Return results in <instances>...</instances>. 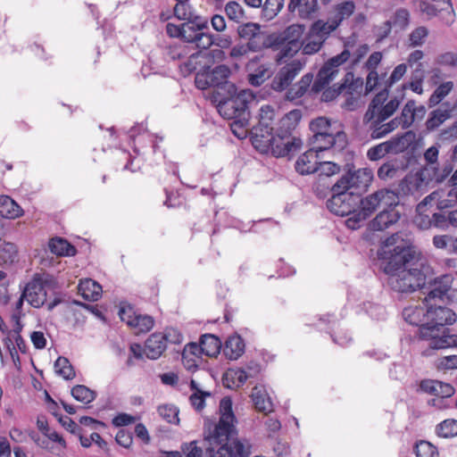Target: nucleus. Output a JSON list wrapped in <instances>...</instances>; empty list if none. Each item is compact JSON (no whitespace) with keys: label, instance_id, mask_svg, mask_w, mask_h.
Here are the masks:
<instances>
[{"label":"nucleus","instance_id":"f3484780","mask_svg":"<svg viewBox=\"0 0 457 457\" xmlns=\"http://www.w3.org/2000/svg\"><path fill=\"white\" fill-rule=\"evenodd\" d=\"M453 112H454L453 111V107H450V102H444L439 108L432 111L429 113L428 118L425 123L427 130H436L445 120L452 118Z\"/></svg>","mask_w":457,"mask_h":457},{"label":"nucleus","instance_id":"ea45409f","mask_svg":"<svg viewBox=\"0 0 457 457\" xmlns=\"http://www.w3.org/2000/svg\"><path fill=\"white\" fill-rule=\"evenodd\" d=\"M453 86V81H445L436 87L428 98V106L431 108L439 104L452 92Z\"/></svg>","mask_w":457,"mask_h":457},{"label":"nucleus","instance_id":"1a4fd4ad","mask_svg":"<svg viewBox=\"0 0 457 457\" xmlns=\"http://www.w3.org/2000/svg\"><path fill=\"white\" fill-rule=\"evenodd\" d=\"M333 195L327 202L329 211L338 216H353L359 205V194L356 192H345L331 190Z\"/></svg>","mask_w":457,"mask_h":457},{"label":"nucleus","instance_id":"4be33fe9","mask_svg":"<svg viewBox=\"0 0 457 457\" xmlns=\"http://www.w3.org/2000/svg\"><path fill=\"white\" fill-rule=\"evenodd\" d=\"M310 129L313 133V139H326L327 145L332 143L333 133L331 132L330 120L325 117H319L310 122Z\"/></svg>","mask_w":457,"mask_h":457},{"label":"nucleus","instance_id":"393cba45","mask_svg":"<svg viewBox=\"0 0 457 457\" xmlns=\"http://www.w3.org/2000/svg\"><path fill=\"white\" fill-rule=\"evenodd\" d=\"M79 293L87 301H97L102 295V287L91 278L80 280L78 286Z\"/></svg>","mask_w":457,"mask_h":457},{"label":"nucleus","instance_id":"680f3d73","mask_svg":"<svg viewBox=\"0 0 457 457\" xmlns=\"http://www.w3.org/2000/svg\"><path fill=\"white\" fill-rule=\"evenodd\" d=\"M159 415L169 423L178 424L179 410L174 405H162L158 408Z\"/></svg>","mask_w":457,"mask_h":457},{"label":"nucleus","instance_id":"72a5a7b5","mask_svg":"<svg viewBox=\"0 0 457 457\" xmlns=\"http://www.w3.org/2000/svg\"><path fill=\"white\" fill-rule=\"evenodd\" d=\"M412 136L413 134L411 131H407L386 141L390 154H400L404 152L408 148Z\"/></svg>","mask_w":457,"mask_h":457},{"label":"nucleus","instance_id":"20e7f679","mask_svg":"<svg viewBox=\"0 0 457 457\" xmlns=\"http://www.w3.org/2000/svg\"><path fill=\"white\" fill-rule=\"evenodd\" d=\"M219 410V421L205 425V439L209 444H228L237 435V419L232 410L231 399L223 397L220 402Z\"/></svg>","mask_w":457,"mask_h":457},{"label":"nucleus","instance_id":"052dcab7","mask_svg":"<svg viewBox=\"0 0 457 457\" xmlns=\"http://www.w3.org/2000/svg\"><path fill=\"white\" fill-rule=\"evenodd\" d=\"M417 457H438V451L436 446L428 441H420L415 445Z\"/></svg>","mask_w":457,"mask_h":457},{"label":"nucleus","instance_id":"c85d7f7f","mask_svg":"<svg viewBox=\"0 0 457 457\" xmlns=\"http://www.w3.org/2000/svg\"><path fill=\"white\" fill-rule=\"evenodd\" d=\"M324 43L325 41L310 28L306 37L301 43L303 54H314L320 50Z\"/></svg>","mask_w":457,"mask_h":457},{"label":"nucleus","instance_id":"79ce46f5","mask_svg":"<svg viewBox=\"0 0 457 457\" xmlns=\"http://www.w3.org/2000/svg\"><path fill=\"white\" fill-rule=\"evenodd\" d=\"M339 92L352 96L356 93L358 89L362 87V80L361 79H354L353 73L348 71L345 74L344 82L339 86Z\"/></svg>","mask_w":457,"mask_h":457},{"label":"nucleus","instance_id":"c03bdc74","mask_svg":"<svg viewBox=\"0 0 457 457\" xmlns=\"http://www.w3.org/2000/svg\"><path fill=\"white\" fill-rule=\"evenodd\" d=\"M71 395L79 402L88 404L93 402L96 394L84 385H77L71 389Z\"/></svg>","mask_w":457,"mask_h":457},{"label":"nucleus","instance_id":"6e6552de","mask_svg":"<svg viewBox=\"0 0 457 457\" xmlns=\"http://www.w3.org/2000/svg\"><path fill=\"white\" fill-rule=\"evenodd\" d=\"M350 58L351 51L345 47L339 54L328 60L319 71L312 84V90L315 92L322 91L334 79L338 72V67L349 61Z\"/></svg>","mask_w":457,"mask_h":457},{"label":"nucleus","instance_id":"a18cd8bd","mask_svg":"<svg viewBox=\"0 0 457 457\" xmlns=\"http://www.w3.org/2000/svg\"><path fill=\"white\" fill-rule=\"evenodd\" d=\"M248 378H251V373L242 368L230 369L225 374V379L231 380L236 387L243 386Z\"/></svg>","mask_w":457,"mask_h":457},{"label":"nucleus","instance_id":"6ab92c4d","mask_svg":"<svg viewBox=\"0 0 457 457\" xmlns=\"http://www.w3.org/2000/svg\"><path fill=\"white\" fill-rule=\"evenodd\" d=\"M319 160V153L312 147L298 157L295 162V170L302 175L316 172Z\"/></svg>","mask_w":457,"mask_h":457},{"label":"nucleus","instance_id":"8fccbe9b","mask_svg":"<svg viewBox=\"0 0 457 457\" xmlns=\"http://www.w3.org/2000/svg\"><path fill=\"white\" fill-rule=\"evenodd\" d=\"M304 32V26L300 24H292L283 32L282 40L292 43H302L300 41Z\"/></svg>","mask_w":457,"mask_h":457},{"label":"nucleus","instance_id":"f8f14e48","mask_svg":"<svg viewBox=\"0 0 457 457\" xmlns=\"http://www.w3.org/2000/svg\"><path fill=\"white\" fill-rule=\"evenodd\" d=\"M305 63L304 59H295L284 65L272 79L271 87L278 92L287 89L303 69Z\"/></svg>","mask_w":457,"mask_h":457},{"label":"nucleus","instance_id":"7ed1b4c3","mask_svg":"<svg viewBox=\"0 0 457 457\" xmlns=\"http://www.w3.org/2000/svg\"><path fill=\"white\" fill-rule=\"evenodd\" d=\"M399 197L398 195L390 189H379L364 198L359 197V205L357 212L353 216L348 217L345 220V225L351 229H356L361 227V224L370 218L378 208L398 206Z\"/></svg>","mask_w":457,"mask_h":457},{"label":"nucleus","instance_id":"e2e57ef3","mask_svg":"<svg viewBox=\"0 0 457 457\" xmlns=\"http://www.w3.org/2000/svg\"><path fill=\"white\" fill-rule=\"evenodd\" d=\"M238 35L241 38L249 39L251 37H257L258 35L262 33L260 25L256 23H245L238 27Z\"/></svg>","mask_w":457,"mask_h":457},{"label":"nucleus","instance_id":"bf43d9fd","mask_svg":"<svg viewBox=\"0 0 457 457\" xmlns=\"http://www.w3.org/2000/svg\"><path fill=\"white\" fill-rule=\"evenodd\" d=\"M300 49H302L301 43L285 41L277 55V62H281L286 58L293 57Z\"/></svg>","mask_w":457,"mask_h":457},{"label":"nucleus","instance_id":"c756f323","mask_svg":"<svg viewBox=\"0 0 457 457\" xmlns=\"http://www.w3.org/2000/svg\"><path fill=\"white\" fill-rule=\"evenodd\" d=\"M228 447L233 457H250L253 451V444L245 437H233Z\"/></svg>","mask_w":457,"mask_h":457},{"label":"nucleus","instance_id":"4c0bfd02","mask_svg":"<svg viewBox=\"0 0 457 457\" xmlns=\"http://www.w3.org/2000/svg\"><path fill=\"white\" fill-rule=\"evenodd\" d=\"M200 345L204 354L206 356H215L220 353L221 342L217 337L206 334L201 337Z\"/></svg>","mask_w":457,"mask_h":457},{"label":"nucleus","instance_id":"ddd939ff","mask_svg":"<svg viewBox=\"0 0 457 457\" xmlns=\"http://www.w3.org/2000/svg\"><path fill=\"white\" fill-rule=\"evenodd\" d=\"M119 315L120 320L133 328L136 334L146 333L154 325V320L152 316L137 313L131 307L121 308Z\"/></svg>","mask_w":457,"mask_h":457},{"label":"nucleus","instance_id":"58836bf2","mask_svg":"<svg viewBox=\"0 0 457 457\" xmlns=\"http://www.w3.org/2000/svg\"><path fill=\"white\" fill-rule=\"evenodd\" d=\"M302 119V112L300 110H293L287 112L279 122V128L282 133L291 134V132L296 128L299 121Z\"/></svg>","mask_w":457,"mask_h":457},{"label":"nucleus","instance_id":"3c124183","mask_svg":"<svg viewBox=\"0 0 457 457\" xmlns=\"http://www.w3.org/2000/svg\"><path fill=\"white\" fill-rule=\"evenodd\" d=\"M410 13L406 9H397L391 16L388 21H391V26L396 29H404L409 24Z\"/></svg>","mask_w":457,"mask_h":457},{"label":"nucleus","instance_id":"864d4df0","mask_svg":"<svg viewBox=\"0 0 457 457\" xmlns=\"http://www.w3.org/2000/svg\"><path fill=\"white\" fill-rule=\"evenodd\" d=\"M340 171L338 164L333 162H319L318 170L320 180H324Z\"/></svg>","mask_w":457,"mask_h":457},{"label":"nucleus","instance_id":"13d9d810","mask_svg":"<svg viewBox=\"0 0 457 457\" xmlns=\"http://www.w3.org/2000/svg\"><path fill=\"white\" fill-rule=\"evenodd\" d=\"M207 457H233L228 444H209Z\"/></svg>","mask_w":457,"mask_h":457},{"label":"nucleus","instance_id":"dca6fc26","mask_svg":"<svg viewBox=\"0 0 457 457\" xmlns=\"http://www.w3.org/2000/svg\"><path fill=\"white\" fill-rule=\"evenodd\" d=\"M421 170L424 177L427 178L429 182L441 184L453 172V166L450 162H445L442 165L437 162L436 165L423 166Z\"/></svg>","mask_w":457,"mask_h":457},{"label":"nucleus","instance_id":"603ef678","mask_svg":"<svg viewBox=\"0 0 457 457\" xmlns=\"http://www.w3.org/2000/svg\"><path fill=\"white\" fill-rule=\"evenodd\" d=\"M399 172V165L396 162H387L382 164L378 170V177L382 180H388L395 178Z\"/></svg>","mask_w":457,"mask_h":457},{"label":"nucleus","instance_id":"37998d69","mask_svg":"<svg viewBox=\"0 0 457 457\" xmlns=\"http://www.w3.org/2000/svg\"><path fill=\"white\" fill-rule=\"evenodd\" d=\"M436 434L443 438L457 436V420L446 419L436 425Z\"/></svg>","mask_w":457,"mask_h":457},{"label":"nucleus","instance_id":"09e8293b","mask_svg":"<svg viewBox=\"0 0 457 457\" xmlns=\"http://www.w3.org/2000/svg\"><path fill=\"white\" fill-rule=\"evenodd\" d=\"M55 372L64 379L70 380L75 377L74 370L69 360L65 357H59L54 362Z\"/></svg>","mask_w":457,"mask_h":457},{"label":"nucleus","instance_id":"f03ea898","mask_svg":"<svg viewBox=\"0 0 457 457\" xmlns=\"http://www.w3.org/2000/svg\"><path fill=\"white\" fill-rule=\"evenodd\" d=\"M386 262L384 271L389 276L388 285L398 293H411L426 283V267L410 247L395 248Z\"/></svg>","mask_w":457,"mask_h":457},{"label":"nucleus","instance_id":"2f4dec72","mask_svg":"<svg viewBox=\"0 0 457 457\" xmlns=\"http://www.w3.org/2000/svg\"><path fill=\"white\" fill-rule=\"evenodd\" d=\"M403 317L406 322L413 326H420L426 321V312L422 306H408L403 311Z\"/></svg>","mask_w":457,"mask_h":457},{"label":"nucleus","instance_id":"de8ad7c7","mask_svg":"<svg viewBox=\"0 0 457 457\" xmlns=\"http://www.w3.org/2000/svg\"><path fill=\"white\" fill-rule=\"evenodd\" d=\"M400 236L398 233L392 235L391 237H387L384 241V245L381 249V253H379L383 259L387 260V262L390 260L393 254L395 253V248L398 246L400 247H407L405 245H396L397 241L399 240Z\"/></svg>","mask_w":457,"mask_h":457},{"label":"nucleus","instance_id":"7c9ffc66","mask_svg":"<svg viewBox=\"0 0 457 457\" xmlns=\"http://www.w3.org/2000/svg\"><path fill=\"white\" fill-rule=\"evenodd\" d=\"M340 25V20L328 19L327 21L318 20L310 27L313 31L319 35L323 41H326L329 35L337 29Z\"/></svg>","mask_w":457,"mask_h":457},{"label":"nucleus","instance_id":"0eeeda50","mask_svg":"<svg viewBox=\"0 0 457 457\" xmlns=\"http://www.w3.org/2000/svg\"><path fill=\"white\" fill-rule=\"evenodd\" d=\"M372 178V171L368 168L358 170L349 169L348 171L331 187V190L356 192L360 195L361 191L365 190L369 187Z\"/></svg>","mask_w":457,"mask_h":457},{"label":"nucleus","instance_id":"473e14b6","mask_svg":"<svg viewBox=\"0 0 457 457\" xmlns=\"http://www.w3.org/2000/svg\"><path fill=\"white\" fill-rule=\"evenodd\" d=\"M48 246L51 253L60 256H73L77 252L72 245L60 237L51 239Z\"/></svg>","mask_w":457,"mask_h":457},{"label":"nucleus","instance_id":"9d476101","mask_svg":"<svg viewBox=\"0 0 457 457\" xmlns=\"http://www.w3.org/2000/svg\"><path fill=\"white\" fill-rule=\"evenodd\" d=\"M445 192L444 190H436L427 195L416 207V215L414 223L420 229H429L432 228V215L428 212V205L435 203L439 210L449 207L447 200H443Z\"/></svg>","mask_w":457,"mask_h":457},{"label":"nucleus","instance_id":"9b49d317","mask_svg":"<svg viewBox=\"0 0 457 457\" xmlns=\"http://www.w3.org/2000/svg\"><path fill=\"white\" fill-rule=\"evenodd\" d=\"M387 96L388 93L386 90L378 93L369 104L364 120L378 118L380 120H386L391 117L398 109L401 101L395 97L385 104Z\"/></svg>","mask_w":457,"mask_h":457},{"label":"nucleus","instance_id":"b1692460","mask_svg":"<svg viewBox=\"0 0 457 457\" xmlns=\"http://www.w3.org/2000/svg\"><path fill=\"white\" fill-rule=\"evenodd\" d=\"M209 79H211V85L214 87H228V92H235L236 88L233 84L228 83V79L230 75V70L226 65H218L213 68L211 71L207 72Z\"/></svg>","mask_w":457,"mask_h":457},{"label":"nucleus","instance_id":"69168bd1","mask_svg":"<svg viewBox=\"0 0 457 457\" xmlns=\"http://www.w3.org/2000/svg\"><path fill=\"white\" fill-rule=\"evenodd\" d=\"M453 237L448 234L436 235L433 237L432 243L436 249L445 250L447 253H453L452 245Z\"/></svg>","mask_w":457,"mask_h":457},{"label":"nucleus","instance_id":"2eb2a0df","mask_svg":"<svg viewBox=\"0 0 457 457\" xmlns=\"http://www.w3.org/2000/svg\"><path fill=\"white\" fill-rule=\"evenodd\" d=\"M260 57L255 56L246 65L249 71L248 81L253 86H260L270 77V66L268 64H258Z\"/></svg>","mask_w":457,"mask_h":457},{"label":"nucleus","instance_id":"aec40b11","mask_svg":"<svg viewBox=\"0 0 457 457\" xmlns=\"http://www.w3.org/2000/svg\"><path fill=\"white\" fill-rule=\"evenodd\" d=\"M287 8L301 19H310L318 10V0H290Z\"/></svg>","mask_w":457,"mask_h":457},{"label":"nucleus","instance_id":"49530a36","mask_svg":"<svg viewBox=\"0 0 457 457\" xmlns=\"http://www.w3.org/2000/svg\"><path fill=\"white\" fill-rule=\"evenodd\" d=\"M400 236L398 233L392 235L391 237H387L384 241V245L381 249V253H379L383 259L387 260V262L390 260L393 254L395 253V248L398 246L400 247H407L405 245H396L397 241L399 240Z\"/></svg>","mask_w":457,"mask_h":457},{"label":"nucleus","instance_id":"0e129e2a","mask_svg":"<svg viewBox=\"0 0 457 457\" xmlns=\"http://www.w3.org/2000/svg\"><path fill=\"white\" fill-rule=\"evenodd\" d=\"M225 12L228 18L234 21H239L244 17L242 6L235 1H230L225 5Z\"/></svg>","mask_w":457,"mask_h":457},{"label":"nucleus","instance_id":"4468645a","mask_svg":"<svg viewBox=\"0 0 457 457\" xmlns=\"http://www.w3.org/2000/svg\"><path fill=\"white\" fill-rule=\"evenodd\" d=\"M396 207H383V210L370 222V228L373 230H384L396 223L401 217Z\"/></svg>","mask_w":457,"mask_h":457},{"label":"nucleus","instance_id":"c9c22d12","mask_svg":"<svg viewBox=\"0 0 457 457\" xmlns=\"http://www.w3.org/2000/svg\"><path fill=\"white\" fill-rule=\"evenodd\" d=\"M190 388L193 391L192 395L189 397V402L191 405L197 411H202L205 406V398L211 396V393L208 391H204L199 388L198 384L195 379H191L190 381Z\"/></svg>","mask_w":457,"mask_h":457},{"label":"nucleus","instance_id":"4d7b16f0","mask_svg":"<svg viewBox=\"0 0 457 457\" xmlns=\"http://www.w3.org/2000/svg\"><path fill=\"white\" fill-rule=\"evenodd\" d=\"M337 141L340 142L341 144L345 143V135L344 132L338 131L336 133V135L333 134V141L328 145H326L328 142L326 139L312 138V143L314 145L312 148L315 149L318 153L322 152L332 147L337 143Z\"/></svg>","mask_w":457,"mask_h":457},{"label":"nucleus","instance_id":"e433bc0d","mask_svg":"<svg viewBox=\"0 0 457 457\" xmlns=\"http://www.w3.org/2000/svg\"><path fill=\"white\" fill-rule=\"evenodd\" d=\"M415 109L416 102L414 100H409L402 109L400 116L395 119L399 121V125L402 129H409L415 121Z\"/></svg>","mask_w":457,"mask_h":457},{"label":"nucleus","instance_id":"5701e85b","mask_svg":"<svg viewBox=\"0 0 457 457\" xmlns=\"http://www.w3.org/2000/svg\"><path fill=\"white\" fill-rule=\"evenodd\" d=\"M166 347L162 333H154L146 339L144 353L148 359L156 360L162 354Z\"/></svg>","mask_w":457,"mask_h":457},{"label":"nucleus","instance_id":"a211bd4d","mask_svg":"<svg viewBox=\"0 0 457 457\" xmlns=\"http://www.w3.org/2000/svg\"><path fill=\"white\" fill-rule=\"evenodd\" d=\"M23 296L33 307L38 308L46 302V293L41 281L33 279L25 287Z\"/></svg>","mask_w":457,"mask_h":457},{"label":"nucleus","instance_id":"5fc2aeb1","mask_svg":"<svg viewBox=\"0 0 457 457\" xmlns=\"http://www.w3.org/2000/svg\"><path fill=\"white\" fill-rule=\"evenodd\" d=\"M435 64L452 69L457 68V53L447 51L438 54L435 58Z\"/></svg>","mask_w":457,"mask_h":457},{"label":"nucleus","instance_id":"423d86ee","mask_svg":"<svg viewBox=\"0 0 457 457\" xmlns=\"http://www.w3.org/2000/svg\"><path fill=\"white\" fill-rule=\"evenodd\" d=\"M261 137H267L265 140L266 146L270 148L275 157L291 156L298 152L303 145L300 137L285 132L282 133L280 130H278L275 135H272V133L270 136L261 134Z\"/></svg>","mask_w":457,"mask_h":457},{"label":"nucleus","instance_id":"774afa93","mask_svg":"<svg viewBox=\"0 0 457 457\" xmlns=\"http://www.w3.org/2000/svg\"><path fill=\"white\" fill-rule=\"evenodd\" d=\"M390 154L386 142L378 144L370 147L367 152V157L370 161H378Z\"/></svg>","mask_w":457,"mask_h":457},{"label":"nucleus","instance_id":"a19ab883","mask_svg":"<svg viewBox=\"0 0 457 457\" xmlns=\"http://www.w3.org/2000/svg\"><path fill=\"white\" fill-rule=\"evenodd\" d=\"M274 118V109L269 105L265 104L260 108L259 111V125L265 129V131H261V134H265L266 136H270L272 132V128L270 127L272 123V120Z\"/></svg>","mask_w":457,"mask_h":457},{"label":"nucleus","instance_id":"f704fd0d","mask_svg":"<svg viewBox=\"0 0 457 457\" xmlns=\"http://www.w3.org/2000/svg\"><path fill=\"white\" fill-rule=\"evenodd\" d=\"M18 260V248L15 244L0 241V265L9 266Z\"/></svg>","mask_w":457,"mask_h":457},{"label":"nucleus","instance_id":"412c9836","mask_svg":"<svg viewBox=\"0 0 457 457\" xmlns=\"http://www.w3.org/2000/svg\"><path fill=\"white\" fill-rule=\"evenodd\" d=\"M251 398L255 409L263 413L273 411V404L263 385H257L252 389Z\"/></svg>","mask_w":457,"mask_h":457},{"label":"nucleus","instance_id":"bb28decb","mask_svg":"<svg viewBox=\"0 0 457 457\" xmlns=\"http://www.w3.org/2000/svg\"><path fill=\"white\" fill-rule=\"evenodd\" d=\"M224 354L230 360H237L245 352V343L238 335L229 337L225 343Z\"/></svg>","mask_w":457,"mask_h":457},{"label":"nucleus","instance_id":"a878e982","mask_svg":"<svg viewBox=\"0 0 457 457\" xmlns=\"http://www.w3.org/2000/svg\"><path fill=\"white\" fill-rule=\"evenodd\" d=\"M23 215L21 207L10 196L0 195V216L14 220Z\"/></svg>","mask_w":457,"mask_h":457},{"label":"nucleus","instance_id":"cd10ccee","mask_svg":"<svg viewBox=\"0 0 457 457\" xmlns=\"http://www.w3.org/2000/svg\"><path fill=\"white\" fill-rule=\"evenodd\" d=\"M430 182L424 177L423 171L420 169L415 175L406 179L408 192L413 195H420L426 190Z\"/></svg>","mask_w":457,"mask_h":457},{"label":"nucleus","instance_id":"f257e3e1","mask_svg":"<svg viewBox=\"0 0 457 457\" xmlns=\"http://www.w3.org/2000/svg\"><path fill=\"white\" fill-rule=\"evenodd\" d=\"M453 282V278L449 274L436 278L425 297L426 321L420 328V337L428 341V347L431 349L457 346V335H449L444 328L445 325H452L456 321V314L449 308L437 305L449 297Z\"/></svg>","mask_w":457,"mask_h":457},{"label":"nucleus","instance_id":"338daca9","mask_svg":"<svg viewBox=\"0 0 457 457\" xmlns=\"http://www.w3.org/2000/svg\"><path fill=\"white\" fill-rule=\"evenodd\" d=\"M364 120L369 124V130L370 132V137L372 139H380L386 136L381 125V122H384L385 120H380V119L378 118H373Z\"/></svg>","mask_w":457,"mask_h":457},{"label":"nucleus","instance_id":"39448f33","mask_svg":"<svg viewBox=\"0 0 457 457\" xmlns=\"http://www.w3.org/2000/svg\"><path fill=\"white\" fill-rule=\"evenodd\" d=\"M254 100L250 90H240L226 99L220 101L218 112L228 120L238 119L246 116L248 104Z\"/></svg>","mask_w":457,"mask_h":457},{"label":"nucleus","instance_id":"6e6d98bb","mask_svg":"<svg viewBox=\"0 0 457 457\" xmlns=\"http://www.w3.org/2000/svg\"><path fill=\"white\" fill-rule=\"evenodd\" d=\"M284 0H266L262 5V13L267 20L273 19L283 8Z\"/></svg>","mask_w":457,"mask_h":457}]
</instances>
